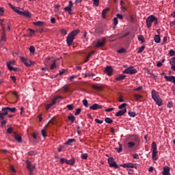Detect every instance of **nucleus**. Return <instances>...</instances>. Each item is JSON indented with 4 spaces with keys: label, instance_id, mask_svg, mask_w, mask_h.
<instances>
[{
    "label": "nucleus",
    "instance_id": "1",
    "mask_svg": "<svg viewBox=\"0 0 175 175\" xmlns=\"http://www.w3.org/2000/svg\"><path fill=\"white\" fill-rule=\"evenodd\" d=\"M80 33V30L79 29H75L71 31L68 36H67L66 38V43L68 46H72L73 41L75 40V38Z\"/></svg>",
    "mask_w": 175,
    "mask_h": 175
},
{
    "label": "nucleus",
    "instance_id": "2",
    "mask_svg": "<svg viewBox=\"0 0 175 175\" xmlns=\"http://www.w3.org/2000/svg\"><path fill=\"white\" fill-rule=\"evenodd\" d=\"M152 158L153 161H157L158 158V150L157 149V143L152 142Z\"/></svg>",
    "mask_w": 175,
    "mask_h": 175
},
{
    "label": "nucleus",
    "instance_id": "3",
    "mask_svg": "<svg viewBox=\"0 0 175 175\" xmlns=\"http://www.w3.org/2000/svg\"><path fill=\"white\" fill-rule=\"evenodd\" d=\"M155 20V16L150 15L149 16L146 21L147 28H151L152 25V23H154V21Z\"/></svg>",
    "mask_w": 175,
    "mask_h": 175
},
{
    "label": "nucleus",
    "instance_id": "4",
    "mask_svg": "<svg viewBox=\"0 0 175 175\" xmlns=\"http://www.w3.org/2000/svg\"><path fill=\"white\" fill-rule=\"evenodd\" d=\"M137 72L136 68H133V66H130L123 71V73L126 75H135Z\"/></svg>",
    "mask_w": 175,
    "mask_h": 175
},
{
    "label": "nucleus",
    "instance_id": "5",
    "mask_svg": "<svg viewBox=\"0 0 175 175\" xmlns=\"http://www.w3.org/2000/svg\"><path fill=\"white\" fill-rule=\"evenodd\" d=\"M108 163L110 167H114L115 169H118V167H120L113 157H109L108 159Z\"/></svg>",
    "mask_w": 175,
    "mask_h": 175
},
{
    "label": "nucleus",
    "instance_id": "6",
    "mask_svg": "<svg viewBox=\"0 0 175 175\" xmlns=\"http://www.w3.org/2000/svg\"><path fill=\"white\" fill-rule=\"evenodd\" d=\"M21 61L25 65V66H27V68H29L33 64L32 61L30 59L25 57H21Z\"/></svg>",
    "mask_w": 175,
    "mask_h": 175
},
{
    "label": "nucleus",
    "instance_id": "7",
    "mask_svg": "<svg viewBox=\"0 0 175 175\" xmlns=\"http://www.w3.org/2000/svg\"><path fill=\"white\" fill-rule=\"evenodd\" d=\"M12 65H16V62L14 60L10 61L7 62V66L9 70H13L14 72H17V68H14Z\"/></svg>",
    "mask_w": 175,
    "mask_h": 175
},
{
    "label": "nucleus",
    "instance_id": "8",
    "mask_svg": "<svg viewBox=\"0 0 175 175\" xmlns=\"http://www.w3.org/2000/svg\"><path fill=\"white\" fill-rule=\"evenodd\" d=\"M26 163L28 170H29L30 172L33 171V170L35 169V165L32 164V163H31V161H29V160H26Z\"/></svg>",
    "mask_w": 175,
    "mask_h": 175
},
{
    "label": "nucleus",
    "instance_id": "9",
    "mask_svg": "<svg viewBox=\"0 0 175 175\" xmlns=\"http://www.w3.org/2000/svg\"><path fill=\"white\" fill-rule=\"evenodd\" d=\"M164 79L165 80V81H169L170 83H173L174 84H175V77L174 76H167L165 75L164 77Z\"/></svg>",
    "mask_w": 175,
    "mask_h": 175
},
{
    "label": "nucleus",
    "instance_id": "10",
    "mask_svg": "<svg viewBox=\"0 0 175 175\" xmlns=\"http://www.w3.org/2000/svg\"><path fill=\"white\" fill-rule=\"evenodd\" d=\"M92 87L94 90H96V91H102V90H103V85L98 83L92 85Z\"/></svg>",
    "mask_w": 175,
    "mask_h": 175
},
{
    "label": "nucleus",
    "instance_id": "11",
    "mask_svg": "<svg viewBox=\"0 0 175 175\" xmlns=\"http://www.w3.org/2000/svg\"><path fill=\"white\" fill-rule=\"evenodd\" d=\"M105 43H106V39L103 38L99 40L96 44V47H103V46H105Z\"/></svg>",
    "mask_w": 175,
    "mask_h": 175
},
{
    "label": "nucleus",
    "instance_id": "12",
    "mask_svg": "<svg viewBox=\"0 0 175 175\" xmlns=\"http://www.w3.org/2000/svg\"><path fill=\"white\" fill-rule=\"evenodd\" d=\"M5 107L2 108V111L4 112H0V120H3L5 118V116H8V112L9 111V109H4Z\"/></svg>",
    "mask_w": 175,
    "mask_h": 175
},
{
    "label": "nucleus",
    "instance_id": "13",
    "mask_svg": "<svg viewBox=\"0 0 175 175\" xmlns=\"http://www.w3.org/2000/svg\"><path fill=\"white\" fill-rule=\"evenodd\" d=\"M151 95H152V99H153V100H155L156 99H157L158 98H159V94H158V92L157 91H155L154 90H152L151 92Z\"/></svg>",
    "mask_w": 175,
    "mask_h": 175
},
{
    "label": "nucleus",
    "instance_id": "14",
    "mask_svg": "<svg viewBox=\"0 0 175 175\" xmlns=\"http://www.w3.org/2000/svg\"><path fill=\"white\" fill-rule=\"evenodd\" d=\"M14 137L15 140L18 143H23V138L21 137V136H20V135L17 134L16 132H14Z\"/></svg>",
    "mask_w": 175,
    "mask_h": 175
},
{
    "label": "nucleus",
    "instance_id": "15",
    "mask_svg": "<svg viewBox=\"0 0 175 175\" xmlns=\"http://www.w3.org/2000/svg\"><path fill=\"white\" fill-rule=\"evenodd\" d=\"M162 174H163V175H172V174H170V167H169L168 166H165L163 167V171L162 172Z\"/></svg>",
    "mask_w": 175,
    "mask_h": 175
},
{
    "label": "nucleus",
    "instance_id": "16",
    "mask_svg": "<svg viewBox=\"0 0 175 175\" xmlns=\"http://www.w3.org/2000/svg\"><path fill=\"white\" fill-rule=\"evenodd\" d=\"M8 5L11 8V9H12V10H14V12H15V13H17L18 14H21V11H20L18 10V8L13 6V5H12V3H9Z\"/></svg>",
    "mask_w": 175,
    "mask_h": 175
},
{
    "label": "nucleus",
    "instance_id": "17",
    "mask_svg": "<svg viewBox=\"0 0 175 175\" xmlns=\"http://www.w3.org/2000/svg\"><path fill=\"white\" fill-rule=\"evenodd\" d=\"M0 25L2 28L3 32H6V23H5V20L3 19H0Z\"/></svg>",
    "mask_w": 175,
    "mask_h": 175
},
{
    "label": "nucleus",
    "instance_id": "18",
    "mask_svg": "<svg viewBox=\"0 0 175 175\" xmlns=\"http://www.w3.org/2000/svg\"><path fill=\"white\" fill-rule=\"evenodd\" d=\"M126 113V108L120 110L118 112L116 113V117H121V116H124Z\"/></svg>",
    "mask_w": 175,
    "mask_h": 175
},
{
    "label": "nucleus",
    "instance_id": "19",
    "mask_svg": "<svg viewBox=\"0 0 175 175\" xmlns=\"http://www.w3.org/2000/svg\"><path fill=\"white\" fill-rule=\"evenodd\" d=\"M105 72L107 73L108 76H112L113 68H111V66H107L105 68Z\"/></svg>",
    "mask_w": 175,
    "mask_h": 175
},
{
    "label": "nucleus",
    "instance_id": "20",
    "mask_svg": "<svg viewBox=\"0 0 175 175\" xmlns=\"http://www.w3.org/2000/svg\"><path fill=\"white\" fill-rule=\"evenodd\" d=\"M90 110H98V109H102V105H99L96 103L90 107Z\"/></svg>",
    "mask_w": 175,
    "mask_h": 175
},
{
    "label": "nucleus",
    "instance_id": "21",
    "mask_svg": "<svg viewBox=\"0 0 175 175\" xmlns=\"http://www.w3.org/2000/svg\"><path fill=\"white\" fill-rule=\"evenodd\" d=\"M122 167H131V169H133L135 167V164L132 163H127L121 165Z\"/></svg>",
    "mask_w": 175,
    "mask_h": 175
},
{
    "label": "nucleus",
    "instance_id": "22",
    "mask_svg": "<svg viewBox=\"0 0 175 175\" xmlns=\"http://www.w3.org/2000/svg\"><path fill=\"white\" fill-rule=\"evenodd\" d=\"M154 102L156 103V105H157V106H162L163 105V100L160 97L156 98V100H154Z\"/></svg>",
    "mask_w": 175,
    "mask_h": 175
},
{
    "label": "nucleus",
    "instance_id": "23",
    "mask_svg": "<svg viewBox=\"0 0 175 175\" xmlns=\"http://www.w3.org/2000/svg\"><path fill=\"white\" fill-rule=\"evenodd\" d=\"M73 8V3L72 1H69V6H67L64 8L65 12H70L72 10V8Z\"/></svg>",
    "mask_w": 175,
    "mask_h": 175
},
{
    "label": "nucleus",
    "instance_id": "24",
    "mask_svg": "<svg viewBox=\"0 0 175 175\" xmlns=\"http://www.w3.org/2000/svg\"><path fill=\"white\" fill-rule=\"evenodd\" d=\"M66 165H70L71 166H73L75 163H76V159L75 158H72L70 160H68L66 161Z\"/></svg>",
    "mask_w": 175,
    "mask_h": 175
},
{
    "label": "nucleus",
    "instance_id": "25",
    "mask_svg": "<svg viewBox=\"0 0 175 175\" xmlns=\"http://www.w3.org/2000/svg\"><path fill=\"white\" fill-rule=\"evenodd\" d=\"M126 78V75H118L115 80L116 81H121V80H125V79Z\"/></svg>",
    "mask_w": 175,
    "mask_h": 175
},
{
    "label": "nucleus",
    "instance_id": "26",
    "mask_svg": "<svg viewBox=\"0 0 175 175\" xmlns=\"http://www.w3.org/2000/svg\"><path fill=\"white\" fill-rule=\"evenodd\" d=\"M20 16H25V17H31V13L28 11H21Z\"/></svg>",
    "mask_w": 175,
    "mask_h": 175
},
{
    "label": "nucleus",
    "instance_id": "27",
    "mask_svg": "<svg viewBox=\"0 0 175 175\" xmlns=\"http://www.w3.org/2000/svg\"><path fill=\"white\" fill-rule=\"evenodd\" d=\"M33 25H36V27H43V25H44V22L43 21H37V22H34Z\"/></svg>",
    "mask_w": 175,
    "mask_h": 175
},
{
    "label": "nucleus",
    "instance_id": "28",
    "mask_svg": "<svg viewBox=\"0 0 175 175\" xmlns=\"http://www.w3.org/2000/svg\"><path fill=\"white\" fill-rule=\"evenodd\" d=\"M4 110H8V111H11V113H16L17 111V109L16 107L10 108L8 107H5Z\"/></svg>",
    "mask_w": 175,
    "mask_h": 175
},
{
    "label": "nucleus",
    "instance_id": "29",
    "mask_svg": "<svg viewBox=\"0 0 175 175\" xmlns=\"http://www.w3.org/2000/svg\"><path fill=\"white\" fill-rule=\"evenodd\" d=\"M94 54H95V51H93L92 52H90L86 57V59H85L84 62H87L88 61H90V57H91V55H94Z\"/></svg>",
    "mask_w": 175,
    "mask_h": 175
},
{
    "label": "nucleus",
    "instance_id": "30",
    "mask_svg": "<svg viewBox=\"0 0 175 175\" xmlns=\"http://www.w3.org/2000/svg\"><path fill=\"white\" fill-rule=\"evenodd\" d=\"M155 43H161V37L159 35H155L154 38Z\"/></svg>",
    "mask_w": 175,
    "mask_h": 175
},
{
    "label": "nucleus",
    "instance_id": "31",
    "mask_svg": "<svg viewBox=\"0 0 175 175\" xmlns=\"http://www.w3.org/2000/svg\"><path fill=\"white\" fill-rule=\"evenodd\" d=\"M107 12H109V8H106L103 10V12H102L103 18H106V14H107Z\"/></svg>",
    "mask_w": 175,
    "mask_h": 175
},
{
    "label": "nucleus",
    "instance_id": "32",
    "mask_svg": "<svg viewBox=\"0 0 175 175\" xmlns=\"http://www.w3.org/2000/svg\"><path fill=\"white\" fill-rule=\"evenodd\" d=\"M58 99H62V96H57L55 97L53 100L52 103H51V105H52V106L53 105H55V103H57V100H58Z\"/></svg>",
    "mask_w": 175,
    "mask_h": 175
},
{
    "label": "nucleus",
    "instance_id": "33",
    "mask_svg": "<svg viewBox=\"0 0 175 175\" xmlns=\"http://www.w3.org/2000/svg\"><path fill=\"white\" fill-rule=\"evenodd\" d=\"M1 40V42H6V32L3 31Z\"/></svg>",
    "mask_w": 175,
    "mask_h": 175
},
{
    "label": "nucleus",
    "instance_id": "34",
    "mask_svg": "<svg viewBox=\"0 0 175 175\" xmlns=\"http://www.w3.org/2000/svg\"><path fill=\"white\" fill-rule=\"evenodd\" d=\"M57 68V60H53L52 65L50 67V69L53 70V69H55Z\"/></svg>",
    "mask_w": 175,
    "mask_h": 175
},
{
    "label": "nucleus",
    "instance_id": "35",
    "mask_svg": "<svg viewBox=\"0 0 175 175\" xmlns=\"http://www.w3.org/2000/svg\"><path fill=\"white\" fill-rule=\"evenodd\" d=\"M68 119L69 120V121H71V122L76 121V117H75V116H73V115L68 116Z\"/></svg>",
    "mask_w": 175,
    "mask_h": 175
},
{
    "label": "nucleus",
    "instance_id": "36",
    "mask_svg": "<svg viewBox=\"0 0 175 175\" xmlns=\"http://www.w3.org/2000/svg\"><path fill=\"white\" fill-rule=\"evenodd\" d=\"M75 142H76V139H70L65 143V144L67 145V146H69V144H72V143H75Z\"/></svg>",
    "mask_w": 175,
    "mask_h": 175
},
{
    "label": "nucleus",
    "instance_id": "37",
    "mask_svg": "<svg viewBox=\"0 0 175 175\" xmlns=\"http://www.w3.org/2000/svg\"><path fill=\"white\" fill-rule=\"evenodd\" d=\"M138 40L142 42V43H146V40H144V37H143L142 35L138 36Z\"/></svg>",
    "mask_w": 175,
    "mask_h": 175
},
{
    "label": "nucleus",
    "instance_id": "38",
    "mask_svg": "<svg viewBox=\"0 0 175 175\" xmlns=\"http://www.w3.org/2000/svg\"><path fill=\"white\" fill-rule=\"evenodd\" d=\"M134 98H135L136 100H139V99H142V98H143V96L135 94H134Z\"/></svg>",
    "mask_w": 175,
    "mask_h": 175
},
{
    "label": "nucleus",
    "instance_id": "39",
    "mask_svg": "<svg viewBox=\"0 0 175 175\" xmlns=\"http://www.w3.org/2000/svg\"><path fill=\"white\" fill-rule=\"evenodd\" d=\"M0 120H2V121L1 122V126H4V125H6L8 121L6 120V119H5V118Z\"/></svg>",
    "mask_w": 175,
    "mask_h": 175
},
{
    "label": "nucleus",
    "instance_id": "40",
    "mask_svg": "<svg viewBox=\"0 0 175 175\" xmlns=\"http://www.w3.org/2000/svg\"><path fill=\"white\" fill-rule=\"evenodd\" d=\"M105 121L107 124H111L113 122V120L110 118H105Z\"/></svg>",
    "mask_w": 175,
    "mask_h": 175
},
{
    "label": "nucleus",
    "instance_id": "41",
    "mask_svg": "<svg viewBox=\"0 0 175 175\" xmlns=\"http://www.w3.org/2000/svg\"><path fill=\"white\" fill-rule=\"evenodd\" d=\"M81 159H88V154H87V153H83V154L81 155Z\"/></svg>",
    "mask_w": 175,
    "mask_h": 175
},
{
    "label": "nucleus",
    "instance_id": "42",
    "mask_svg": "<svg viewBox=\"0 0 175 175\" xmlns=\"http://www.w3.org/2000/svg\"><path fill=\"white\" fill-rule=\"evenodd\" d=\"M144 49H146V46H141V47L138 49V51H137L138 54H140V53H143V51H144Z\"/></svg>",
    "mask_w": 175,
    "mask_h": 175
},
{
    "label": "nucleus",
    "instance_id": "43",
    "mask_svg": "<svg viewBox=\"0 0 175 175\" xmlns=\"http://www.w3.org/2000/svg\"><path fill=\"white\" fill-rule=\"evenodd\" d=\"M29 31H31V33L29 34V38H32L33 35H35V30L32 29H29Z\"/></svg>",
    "mask_w": 175,
    "mask_h": 175
},
{
    "label": "nucleus",
    "instance_id": "44",
    "mask_svg": "<svg viewBox=\"0 0 175 175\" xmlns=\"http://www.w3.org/2000/svg\"><path fill=\"white\" fill-rule=\"evenodd\" d=\"M36 154H38V152L35 150L29 151L28 152V155H30V157H32L33 155H36Z\"/></svg>",
    "mask_w": 175,
    "mask_h": 175
},
{
    "label": "nucleus",
    "instance_id": "45",
    "mask_svg": "<svg viewBox=\"0 0 175 175\" xmlns=\"http://www.w3.org/2000/svg\"><path fill=\"white\" fill-rule=\"evenodd\" d=\"M135 144L134 142H129L127 144V146H128L129 148H132L135 147Z\"/></svg>",
    "mask_w": 175,
    "mask_h": 175
},
{
    "label": "nucleus",
    "instance_id": "46",
    "mask_svg": "<svg viewBox=\"0 0 175 175\" xmlns=\"http://www.w3.org/2000/svg\"><path fill=\"white\" fill-rule=\"evenodd\" d=\"M118 53H119V54H122V53H126V49L121 48L120 49L118 50Z\"/></svg>",
    "mask_w": 175,
    "mask_h": 175
},
{
    "label": "nucleus",
    "instance_id": "47",
    "mask_svg": "<svg viewBox=\"0 0 175 175\" xmlns=\"http://www.w3.org/2000/svg\"><path fill=\"white\" fill-rule=\"evenodd\" d=\"M116 150L118 152H121L122 151V145L119 144V148H116Z\"/></svg>",
    "mask_w": 175,
    "mask_h": 175
},
{
    "label": "nucleus",
    "instance_id": "48",
    "mask_svg": "<svg viewBox=\"0 0 175 175\" xmlns=\"http://www.w3.org/2000/svg\"><path fill=\"white\" fill-rule=\"evenodd\" d=\"M128 114L130 117H136V112L129 111Z\"/></svg>",
    "mask_w": 175,
    "mask_h": 175
},
{
    "label": "nucleus",
    "instance_id": "49",
    "mask_svg": "<svg viewBox=\"0 0 175 175\" xmlns=\"http://www.w3.org/2000/svg\"><path fill=\"white\" fill-rule=\"evenodd\" d=\"M62 90L64 91V92H69V87H68V85L64 86Z\"/></svg>",
    "mask_w": 175,
    "mask_h": 175
},
{
    "label": "nucleus",
    "instance_id": "50",
    "mask_svg": "<svg viewBox=\"0 0 175 175\" xmlns=\"http://www.w3.org/2000/svg\"><path fill=\"white\" fill-rule=\"evenodd\" d=\"M83 105L85 106V107H88V100L84 99L83 100Z\"/></svg>",
    "mask_w": 175,
    "mask_h": 175
},
{
    "label": "nucleus",
    "instance_id": "51",
    "mask_svg": "<svg viewBox=\"0 0 175 175\" xmlns=\"http://www.w3.org/2000/svg\"><path fill=\"white\" fill-rule=\"evenodd\" d=\"M41 133H42L43 137H46L47 136V133L46 132V130H44V129L42 130Z\"/></svg>",
    "mask_w": 175,
    "mask_h": 175
},
{
    "label": "nucleus",
    "instance_id": "52",
    "mask_svg": "<svg viewBox=\"0 0 175 175\" xmlns=\"http://www.w3.org/2000/svg\"><path fill=\"white\" fill-rule=\"evenodd\" d=\"M154 25L157 26L159 24V21L158 20V18H157L155 16H154Z\"/></svg>",
    "mask_w": 175,
    "mask_h": 175
},
{
    "label": "nucleus",
    "instance_id": "53",
    "mask_svg": "<svg viewBox=\"0 0 175 175\" xmlns=\"http://www.w3.org/2000/svg\"><path fill=\"white\" fill-rule=\"evenodd\" d=\"M93 5L95 6H99V0H93Z\"/></svg>",
    "mask_w": 175,
    "mask_h": 175
},
{
    "label": "nucleus",
    "instance_id": "54",
    "mask_svg": "<svg viewBox=\"0 0 175 175\" xmlns=\"http://www.w3.org/2000/svg\"><path fill=\"white\" fill-rule=\"evenodd\" d=\"M113 24H114L115 27H117V24H118V18H113Z\"/></svg>",
    "mask_w": 175,
    "mask_h": 175
},
{
    "label": "nucleus",
    "instance_id": "55",
    "mask_svg": "<svg viewBox=\"0 0 175 175\" xmlns=\"http://www.w3.org/2000/svg\"><path fill=\"white\" fill-rule=\"evenodd\" d=\"M29 51H30V53H35V46H31L29 47Z\"/></svg>",
    "mask_w": 175,
    "mask_h": 175
},
{
    "label": "nucleus",
    "instance_id": "56",
    "mask_svg": "<svg viewBox=\"0 0 175 175\" xmlns=\"http://www.w3.org/2000/svg\"><path fill=\"white\" fill-rule=\"evenodd\" d=\"M167 107L169 108V109H171V107H173V103L172 101H169L167 105Z\"/></svg>",
    "mask_w": 175,
    "mask_h": 175
},
{
    "label": "nucleus",
    "instance_id": "57",
    "mask_svg": "<svg viewBox=\"0 0 175 175\" xmlns=\"http://www.w3.org/2000/svg\"><path fill=\"white\" fill-rule=\"evenodd\" d=\"M60 32L62 35H66V33H68V31L64 29H61Z\"/></svg>",
    "mask_w": 175,
    "mask_h": 175
},
{
    "label": "nucleus",
    "instance_id": "58",
    "mask_svg": "<svg viewBox=\"0 0 175 175\" xmlns=\"http://www.w3.org/2000/svg\"><path fill=\"white\" fill-rule=\"evenodd\" d=\"M66 159H64V158H61L60 159V163H62V165H64V163H66Z\"/></svg>",
    "mask_w": 175,
    "mask_h": 175
},
{
    "label": "nucleus",
    "instance_id": "59",
    "mask_svg": "<svg viewBox=\"0 0 175 175\" xmlns=\"http://www.w3.org/2000/svg\"><path fill=\"white\" fill-rule=\"evenodd\" d=\"M142 90H143V87L139 86V87L137 88H134V89H133V91H142Z\"/></svg>",
    "mask_w": 175,
    "mask_h": 175
},
{
    "label": "nucleus",
    "instance_id": "60",
    "mask_svg": "<svg viewBox=\"0 0 175 175\" xmlns=\"http://www.w3.org/2000/svg\"><path fill=\"white\" fill-rule=\"evenodd\" d=\"M169 54L171 57H174V55H175V51L174 50H170Z\"/></svg>",
    "mask_w": 175,
    "mask_h": 175
},
{
    "label": "nucleus",
    "instance_id": "61",
    "mask_svg": "<svg viewBox=\"0 0 175 175\" xmlns=\"http://www.w3.org/2000/svg\"><path fill=\"white\" fill-rule=\"evenodd\" d=\"M80 113H81V109L79 108L77 109V111L75 112V116H79V114H80Z\"/></svg>",
    "mask_w": 175,
    "mask_h": 175
},
{
    "label": "nucleus",
    "instance_id": "62",
    "mask_svg": "<svg viewBox=\"0 0 175 175\" xmlns=\"http://www.w3.org/2000/svg\"><path fill=\"white\" fill-rule=\"evenodd\" d=\"M124 107H126V103H123L118 107L119 109H124Z\"/></svg>",
    "mask_w": 175,
    "mask_h": 175
},
{
    "label": "nucleus",
    "instance_id": "63",
    "mask_svg": "<svg viewBox=\"0 0 175 175\" xmlns=\"http://www.w3.org/2000/svg\"><path fill=\"white\" fill-rule=\"evenodd\" d=\"M67 109H68V110H72L73 109V105H68L66 106Z\"/></svg>",
    "mask_w": 175,
    "mask_h": 175
},
{
    "label": "nucleus",
    "instance_id": "64",
    "mask_svg": "<svg viewBox=\"0 0 175 175\" xmlns=\"http://www.w3.org/2000/svg\"><path fill=\"white\" fill-rule=\"evenodd\" d=\"M170 25L172 28H175V20L174 21L170 22Z\"/></svg>",
    "mask_w": 175,
    "mask_h": 175
}]
</instances>
